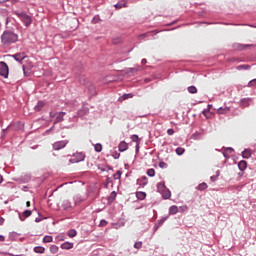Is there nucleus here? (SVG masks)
I'll return each mask as SVG.
<instances>
[{"label": "nucleus", "instance_id": "nucleus-2", "mask_svg": "<svg viewBox=\"0 0 256 256\" xmlns=\"http://www.w3.org/2000/svg\"><path fill=\"white\" fill-rule=\"evenodd\" d=\"M68 144L69 140H60L52 144V149L54 151H61V149H65V147H67Z\"/></svg>", "mask_w": 256, "mask_h": 256}, {"label": "nucleus", "instance_id": "nucleus-33", "mask_svg": "<svg viewBox=\"0 0 256 256\" xmlns=\"http://www.w3.org/2000/svg\"><path fill=\"white\" fill-rule=\"evenodd\" d=\"M249 65H239L238 67H237V70L238 71H241V69H249Z\"/></svg>", "mask_w": 256, "mask_h": 256}, {"label": "nucleus", "instance_id": "nucleus-44", "mask_svg": "<svg viewBox=\"0 0 256 256\" xmlns=\"http://www.w3.org/2000/svg\"><path fill=\"white\" fill-rule=\"evenodd\" d=\"M120 156L121 154H115L114 159H119Z\"/></svg>", "mask_w": 256, "mask_h": 256}, {"label": "nucleus", "instance_id": "nucleus-34", "mask_svg": "<svg viewBox=\"0 0 256 256\" xmlns=\"http://www.w3.org/2000/svg\"><path fill=\"white\" fill-rule=\"evenodd\" d=\"M123 7H126V5L123 4V3H118V4L115 5L116 9H123Z\"/></svg>", "mask_w": 256, "mask_h": 256}, {"label": "nucleus", "instance_id": "nucleus-14", "mask_svg": "<svg viewBox=\"0 0 256 256\" xmlns=\"http://www.w3.org/2000/svg\"><path fill=\"white\" fill-rule=\"evenodd\" d=\"M157 189H158L159 193H163V191L166 190V188H165V183L159 182V183L157 184Z\"/></svg>", "mask_w": 256, "mask_h": 256}, {"label": "nucleus", "instance_id": "nucleus-26", "mask_svg": "<svg viewBox=\"0 0 256 256\" xmlns=\"http://www.w3.org/2000/svg\"><path fill=\"white\" fill-rule=\"evenodd\" d=\"M188 91H189L190 93H192V94H195V93H197V87H195V86H190V87H188Z\"/></svg>", "mask_w": 256, "mask_h": 256}, {"label": "nucleus", "instance_id": "nucleus-53", "mask_svg": "<svg viewBox=\"0 0 256 256\" xmlns=\"http://www.w3.org/2000/svg\"><path fill=\"white\" fill-rule=\"evenodd\" d=\"M111 171H113V168H109Z\"/></svg>", "mask_w": 256, "mask_h": 256}, {"label": "nucleus", "instance_id": "nucleus-31", "mask_svg": "<svg viewBox=\"0 0 256 256\" xmlns=\"http://www.w3.org/2000/svg\"><path fill=\"white\" fill-rule=\"evenodd\" d=\"M115 197H117V193L115 191H113L110 196H109V201H113L115 199Z\"/></svg>", "mask_w": 256, "mask_h": 256}, {"label": "nucleus", "instance_id": "nucleus-40", "mask_svg": "<svg viewBox=\"0 0 256 256\" xmlns=\"http://www.w3.org/2000/svg\"><path fill=\"white\" fill-rule=\"evenodd\" d=\"M50 117L53 119V118L57 117V114L50 112Z\"/></svg>", "mask_w": 256, "mask_h": 256}, {"label": "nucleus", "instance_id": "nucleus-32", "mask_svg": "<svg viewBox=\"0 0 256 256\" xmlns=\"http://www.w3.org/2000/svg\"><path fill=\"white\" fill-rule=\"evenodd\" d=\"M131 139L134 143H138L139 142V136L138 135H132Z\"/></svg>", "mask_w": 256, "mask_h": 256}, {"label": "nucleus", "instance_id": "nucleus-47", "mask_svg": "<svg viewBox=\"0 0 256 256\" xmlns=\"http://www.w3.org/2000/svg\"><path fill=\"white\" fill-rule=\"evenodd\" d=\"M0 183H3V176L0 175Z\"/></svg>", "mask_w": 256, "mask_h": 256}, {"label": "nucleus", "instance_id": "nucleus-28", "mask_svg": "<svg viewBox=\"0 0 256 256\" xmlns=\"http://www.w3.org/2000/svg\"><path fill=\"white\" fill-rule=\"evenodd\" d=\"M31 214H32L31 210H25L23 212V217L27 219V217H31Z\"/></svg>", "mask_w": 256, "mask_h": 256}, {"label": "nucleus", "instance_id": "nucleus-13", "mask_svg": "<svg viewBox=\"0 0 256 256\" xmlns=\"http://www.w3.org/2000/svg\"><path fill=\"white\" fill-rule=\"evenodd\" d=\"M160 193L162 194L163 199H170L171 198V191H169V190H164Z\"/></svg>", "mask_w": 256, "mask_h": 256}, {"label": "nucleus", "instance_id": "nucleus-11", "mask_svg": "<svg viewBox=\"0 0 256 256\" xmlns=\"http://www.w3.org/2000/svg\"><path fill=\"white\" fill-rule=\"evenodd\" d=\"M45 107V102L38 101L37 105L34 107L35 111H41Z\"/></svg>", "mask_w": 256, "mask_h": 256}, {"label": "nucleus", "instance_id": "nucleus-25", "mask_svg": "<svg viewBox=\"0 0 256 256\" xmlns=\"http://www.w3.org/2000/svg\"><path fill=\"white\" fill-rule=\"evenodd\" d=\"M183 153H185V148H182V147L176 148V154L183 155Z\"/></svg>", "mask_w": 256, "mask_h": 256}, {"label": "nucleus", "instance_id": "nucleus-51", "mask_svg": "<svg viewBox=\"0 0 256 256\" xmlns=\"http://www.w3.org/2000/svg\"><path fill=\"white\" fill-rule=\"evenodd\" d=\"M39 221H40V220L36 218V223H39Z\"/></svg>", "mask_w": 256, "mask_h": 256}, {"label": "nucleus", "instance_id": "nucleus-36", "mask_svg": "<svg viewBox=\"0 0 256 256\" xmlns=\"http://www.w3.org/2000/svg\"><path fill=\"white\" fill-rule=\"evenodd\" d=\"M159 167H160L161 169H167V163H165V162H160V163H159Z\"/></svg>", "mask_w": 256, "mask_h": 256}, {"label": "nucleus", "instance_id": "nucleus-49", "mask_svg": "<svg viewBox=\"0 0 256 256\" xmlns=\"http://www.w3.org/2000/svg\"><path fill=\"white\" fill-rule=\"evenodd\" d=\"M140 37H147V34H142L140 35Z\"/></svg>", "mask_w": 256, "mask_h": 256}, {"label": "nucleus", "instance_id": "nucleus-9", "mask_svg": "<svg viewBox=\"0 0 256 256\" xmlns=\"http://www.w3.org/2000/svg\"><path fill=\"white\" fill-rule=\"evenodd\" d=\"M61 249H65L67 251H69V249H73V243L71 242H64L61 244Z\"/></svg>", "mask_w": 256, "mask_h": 256}, {"label": "nucleus", "instance_id": "nucleus-30", "mask_svg": "<svg viewBox=\"0 0 256 256\" xmlns=\"http://www.w3.org/2000/svg\"><path fill=\"white\" fill-rule=\"evenodd\" d=\"M50 251H51V253H57V251H59V247L53 245L50 247Z\"/></svg>", "mask_w": 256, "mask_h": 256}, {"label": "nucleus", "instance_id": "nucleus-41", "mask_svg": "<svg viewBox=\"0 0 256 256\" xmlns=\"http://www.w3.org/2000/svg\"><path fill=\"white\" fill-rule=\"evenodd\" d=\"M80 83H82L83 85H87V82H85V78L80 79Z\"/></svg>", "mask_w": 256, "mask_h": 256}, {"label": "nucleus", "instance_id": "nucleus-37", "mask_svg": "<svg viewBox=\"0 0 256 256\" xmlns=\"http://www.w3.org/2000/svg\"><path fill=\"white\" fill-rule=\"evenodd\" d=\"M167 134H168V135H175V130H173V129H168V130H167Z\"/></svg>", "mask_w": 256, "mask_h": 256}, {"label": "nucleus", "instance_id": "nucleus-39", "mask_svg": "<svg viewBox=\"0 0 256 256\" xmlns=\"http://www.w3.org/2000/svg\"><path fill=\"white\" fill-rule=\"evenodd\" d=\"M105 225H107V221L101 220L100 226H101V227H105Z\"/></svg>", "mask_w": 256, "mask_h": 256}, {"label": "nucleus", "instance_id": "nucleus-52", "mask_svg": "<svg viewBox=\"0 0 256 256\" xmlns=\"http://www.w3.org/2000/svg\"><path fill=\"white\" fill-rule=\"evenodd\" d=\"M239 175H240V177H242V175H243V172H242V173H239Z\"/></svg>", "mask_w": 256, "mask_h": 256}, {"label": "nucleus", "instance_id": "nucleus-35", "mask_svg": "<svg viewBox=\"0 0 256 256\" xmlns=\"http://www.w3.org/2000/svg\"><path fill=\"white\" fill-rule=\"evenodd\" d=\"M256 85V79H253L251 80L249 83H248V87H255Z\"/></svg>", "mask_w": 256, "mask_h": 256}, {"label": "nucleus", "instance_id": "nucleus-10", "mask_svg": "<svg viewBox=\"0 0 256 256\" xmlns=\"http://www.w3.org/2000/svg\"><path fill=\"white\" fill-rule=\"evenodd\" d=\"M238 169H239L240 171H245V169H247V161L241 160V161L238 163Z\"/></svg>", "mask_w": 256, "mask_h": 256}, {"label": "nucleus", "instance_id": "nucleus-38", "mask_svg": "<svg viewBox=\"0 0 256 256\" xmlns=\"http://www.w3.org/2000/svg\"><path fill=\"white\" fill-rule=\"evenodd\" d=\"M124 99H131L133 97V94H125Z\"/></svg>", "mask_w": 256, "mask_h": 256}, {"label": "nucleus", "instance_id": "nucleus-18", "mask_svg": "<svg viewBox=\"0 0 256 256\" xmlns=\"http://www.w3.org/2000/svg\"><path fill=\"white\" fill-rule=\"evenodd\" d=\"M207 183L203 182L201 184L198 185L197 189L198 191H205V189H207Z\"/></svg>", "mask_w": 256, "mask_h": 256}, {"label": "nucleus", "instance_id": "nucleus-24", "mask_svg": "<svg viewBox=\"0 0 256 256\" xmlns=\"http://www.w3.org/2000/svg\"><path fill=\"white\" fill-rule=\"evenodd\" d=\"M219 175H221L220 171H216V175L211 176L210 179L213 183H215V181H217V177H219Z\"/></svg>", "mask_w": 256, "mask_h": 256}, {"label": "nucleus", "instance_id": "nucleus-12", "mask_svg": "<svg viewBox=\"0 0 256 256\" xmlns=\"http://www.w3.org/2000/svg\"><path fill=\"white\" fill-rule=\"evenodd\" d=\"M179 211V207L176 205H173L169 208L170 215H177V212Z\"/></svg>", "mask_w": 256, "mask_h": 256}, {"label": "nucleus", "instance_id": "nucleus-6", "mask_svg": "<svg viewBox=\"0 0 256 256\" xmlns=\"http://www.w3.org/2000/svg\"><path fill=\"white\" fill-rule=\"evenodd\" d=\"M20 19L23 21L26 27H29V25L32 23L31 17L25 13L20 14Z\"/></svg>", "mask_w": 256, "mask_h": 256}, {"label": "nucleus", "instance_id": "nucleus-1", "mask_svg": "<svg viewBox=\"0 0 256 256\" xmlns=\"http://www.w3.org/2000/svg\"><path fill=\"white\" fill-rule=\"evenodd\" d=\"M1 41L3 45H11L19 41V35L11 30H6L1 36Z\"/></svg>", "mask_w": 256, "mask_h": 256}, {"label": "nucleus", "instance_id": "nucleus-19", "mask_svg": "<svg viewBox=\"0 0 256 256\" xmlns=\"http://www.w3.org/2000/svg\"><path fill=\"white\" fill-rule=\"evenodd\" d=\"M242 157H243L244 159H249V157H251V152H250L249 150H244V151L242 152Z\"/></svg>", "mask_w": 256, "mask_h": 256}, {"label": "nucleus", "instance_id": "nucleus-8", "mask_svg": "<svg viewBox=\"0 0 256 256\" xmlns=\"http://www.w3.org/2000/svg\"><path fill=\"white\" fill-rule=\"evenodd\" d=\"M118 149L121 153H123L124 151H127L129 149V145L127 144V142L122 141L120 142V144L118 145Z\"/></svg>", "mask_w": 256, "mask_h": 256}, {"label": "nucleus", "instance_id": "nucleus-43", "mask_svg": "<svg viewBox=\"0 0 256 256\" xmlns=\"http://www.w3.org/2000/svg\"><path fill=\"white\" fill-rule=\"evenodd\" d=\"M0 241H1V242L5 241V236L0 235Z\"/></svg>", "mask_w": 256, "mask_h": 256}, {"label": "nucleus", "instance_id": "nucleus-16", "mask_svg": "<svg viewBox=\"0 0 256 256\" xmlns=\"http://www.w3.org/2000/svg\"><path fill=\"white\" fill-rule=\"evenodd\" d=\"M136 197L137 199H139L140 201H143V199H145V197H147V194L145 192H137L136 193Z\"/></svg>", "mask_w": 256, "mask_h": 256}, {"label": "nucleus", "instance_id": "nucleus-20", "mask_svg": "<svg viewBox=\"0 0 256 256\" xmlns=\"http://www.w3.org/2000/svg\"><path fill=\"white\" fill-rule=\"evenodd\" d=\"M43 243H53V236H44Z\"/></svg>", "mask_w": 256, "mask_h": 256}, {"label": "nucleus", "instance_id": "nucleus-21", "mask_svg": "<svg viewBox=\"0 0 256 256\" xmlns=\"http://www.w3.org/2000/svg\"><path fill=\"white\" fill-rule=\"evenodd\" d=\"M94 149L97 153H101V151H103V146L101 144H96Z\"/></svg>", "mask_w": 256, "mask_h": 256}, {"label": "nucleus", "instance_id": "nucleus-27", "mask_svg": "<svg viewBox=\"0 0 256 256\" xmlns=\"http://www.w3.org/2000/svg\"><path fill=\"white\" fill-rule=\"evenodd\" d=\"M227 111H229V108H219L218 109V113L220 115H223V114L227 113Z\"/></svg>", "mask_w": 256, "mask_h": 256}, {"label": "nucleus", "instance_id": "nucleus-17", "mask_svg": "<svg viewBox=\"0 0 256 256\" xmlns=\"http://www.w3.org/2000/svg\"><path fill=\"white\" fill-rule=\"evenodd\" d=\"M67 235H68V237L73 239V237H77V230L71 229V230L68 231Z\"/></svg>", "mask_w": 256, "mask_h": 256}, {"label": "nucleus", "instance_id": "nucleus-5", "mask_svg": "<svg viewBox=\"0 0 256 256\" xmlns=\"http://www.w3.org/2000/svg\"><path fill=\"white\" fill-rule=\"evenodd\" d=\"M12 57L18 63H23V61H25V59H27V54L25 52H20V53L12 55Z\"/></svg>", "mask_w": 256, "mask_h": 256}, {"label": "nucleus", "instance_id": "nucleus-4", "mask_svg": "<svg viewBox=\"0 0 256 256\" xmlns=\"http://www.w3.org/2000/svg\"><path fill=\"white\" fill-rule=\"evenodd\" d=\"M81 161H85V154L82 152H76L73 158L70 159V163H81Z\"/></svg>", "mask_w": 256, "mask_h": 256}, {"label": "nucleus", "instance_id": "nucleus-42", "mask_svg": "<svg viewBox=\"0 0 256 256\" xmlns=\"http://www.w3.org/2000/svg\"><path fill=\"white\" fill-rule=\"evenodd\" d=\"M141 63L142 65H147V59H142Z\"/></svg>", "mask_w": 256, "mask_h": 256}, {"label": "nucleus", "instance_id": "nucleus-7", "mask_svg": "<svg viewBox=\"0 0 256 256\" xmlns=\"http://www.w3.org/2000/svg\"><path fill=\"white\" fill-rule=\"evenodd\" d=\"M65 115H67V113L65 112H59L56 114V119L54 121V125H57V123H61L64 121L63 117H65Z\"/></svg>", "mask_w": 256, "mask_h": 256}, {"label": "nucleus", "instance_id": "nucleus-29", "mask_svg": "<svg viewBox=\"0 0 256 256\" xmlns=\"http://www.w3.org/2000/svg\"><path fill=\"white\" fill-rule=\"evenodd\" d=\"M141 247H143V242H136L134 244V249H141Z\"/></svg>", "mask_w": 256, "mask_h": 256}, {"label": "nucleus", "instance_id": "nucleus-46", "mask_svg": "<svg viewBox=\"0 0 256 256\" xmlns=\"http://www.w3.org/2000/svg\"><path fill=\"white\" fill-rule=\"evenodd\" d=\"M119 42H120L119 39H118L117 41L113 40V43H114L115 45H117V43H119Z\"/></svg>", "mask_w": 256, "mask_h": 256}, {"label": "nucleus", "instance_id": "nucleus-45", "mask_svg": "<svg viewBox=\"0 0 256 256\" xmlns=\"http://www.w3.org/2000/svg\"><path fill=\"white\" fill-rule=\"evenodd\" d=\"M26 207H31V202L30 201L26 202Z\"/></svg>", "mask_w": 256, "mask_h": 256}, {"label": "nucleus", "instance_id": "nucleus-48", "mask_svg": "<svg viewBox=\"0 0 256 256\" xmlns=\"http://www.w3.org/2000/svg\"><path fill=\"white\" fill-rule=\"evenodd\" d=\"M3 218L0 219V225L4 222Z\"/></svg>", "mask_w": 256, "mask_h": 256}, {"label": "nucleus", "instance_id": "nucleus-22", "mask_svg": "<svg viewBox=\"0 0 256 256\" xmlns=\"http://www.w3.org/2000/svg\"><path fill=\"white\" fill-rule=\"evenodd\" d=\"M148 177H155V169L150 168L147 170Z\"/></svg>", "mask_w": 256, "mask_h": 256}, {"label": "nucleus", "instance_id": "nucleus-3", "mask_svg": "<svg viewBox=\"0 0 256 256\" xmlns=\"http://www.w3.org/2000/svg\"><path fill=\"white\" fill-rule=\"evenodd\" d=\"M0 75L1 77H4V79L9 77V66H7V63L5 62H0Z\"/></svg>", "mask_w": 256, "mask_h": 256}, {"label": "nucleus", "instance_id": "nucleus-23", "mask_svg": "<svg viewBox=\"0 0 256 256\" xmlns=\"http://www.w3.org/2000/svg\"><path fill=\"white\" fill-rule=\"evenodd\" d=\"M121 175H123V172H121V170H118L114 175L113 178L114 179H121Z\"/></svg>", "mask_w": 256, "mask_h": 256}, {"label": "nucleus", "instance_id": "nucleus-15", "mask_svg": "<svg viewBox=\"0 0 256 256\" xmlns=\"http://www.w3.org/2000/svg\"><path fill=\"white\" fill-rule=\"evenodd\" d=\"M34 253H40V254L45 253V247H42V246L34 247Z\"/></svg>", "mask_w": 256, "mask_h": 256}, {"label": "nucleus", "instance_id": "nucleus-50", "mask_svg": "<svg viewBox=\"0 0 256 256\" xmlns=\"http://www.w3.org/2000/svg\"><path fill=\"white\" fill-rule=\"evenodd\" d=\"M5 1H7V0H0V3H5Z\"/></svg>", "mask_w": 256, "mask_h": 256}]
</instances>
